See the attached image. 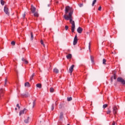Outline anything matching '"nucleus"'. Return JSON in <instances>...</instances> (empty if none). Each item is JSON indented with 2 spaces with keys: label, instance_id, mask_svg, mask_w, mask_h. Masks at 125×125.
<instances>
[{
  "label": "nucleus",
  "instance_id": "obj_14",
  "mask_svg": "<svg viewBox=\"0 0 125 125\" xmlns=\"http://www.w3.org/2000/svg\"><path fill=\"white\" fill-rule=\"evenodd\" d=\"M78 43V39H74V41H73V44L74 45H76Z\"/></svg>",
  "mask_w": 125,
  "mask_h": 125
},
{
  "label": "nucleus",
  "instance_id": "obj_15",
  "mask_svg": "<svg viewBox=\"0 0 125 125\" xmlns=\"http://www.w3.org/2000/svg\"><path fill=\"white\" fill-rule=\"evenodd\" d=\"M67 59H71L72 58V54H69L66 56Z\"/></svg>",
  "mask_w": 125,
  "mask_h": 125
},
{
  "label": "nucleus",
  "instance_id": "obj_36",
  "mask_svg": "<svg viewBox=\"0 0 125 125\" xmlns=\"http://www.w3.org/2000/svg\"><path fill=\"white\" fill-rule=\"evenodd\" d=\"M102 7L101 6H100L98 8V10L99 11H101V9H102Z\"/></svg>",
  "mask_w": 125,
  "mask_h": 125
},
{
  "label": "nucleus",
  "instance_id": "obj_39",
  "mask_svg": "<svg viewBox=\"0 0 125 125\" xmlns=\"http://www.w3.org/2000/svg\"><path fill=\"white\" fill-rule=\"evenodd\" d=\"M41 44H43V41H42V40H41Z\"/></svg>",
  "mask_w": 125,
  "mask_h": 125
},
{
  "label": "nucleus",
  "instance_id": "obj_47",
  "mask_svg": "<svg viewBox=\"0 0 125 125\" xmlns=\"http://www.w3.org/2000/svg\"><path fill=\"white\" fill-rule=\"evenodd\" d=\"M86 34L87 35H89V32H87Z\"/></svg>",
  "mask_w": 125,
  "mask_h": 125
},
{
  "label": "nucleus",
  "instance_id": "obj_23",
  "mask_svg": "<svg viewBox=\"0 0 125 125\" xmlns=\"http://www.w3.org/2000/svg\"><path fill=\"white\" fill-rule=\"evenodd\" d=\"M60 118L63 119V112H61L60 114Z\"/></svg>",
  "mask_w": 125,
  "mask_h": 125
},
{
  "label": "nucleus",
  "instance_id": "obj_26",
  "mask_svg": "<svg viewBox=\"0 0 125 125\" xmlns=\"http://www.w3.org/2000/svg\"><path fill=\"white\" fill-rule=\"evenodd\" d=\"M0 3L1 5H4V1L3 0H0Z\"/></svg>",
  "mask_w": 125,
  "mask_h": 125
},
{
  "label": "nucleus",
  "instance_id": "obj_9",
  "mask_svg": "<svg viewBox=\"0 0 125 125\" xmlns=\"http://www.w3.org/2000/svg\"><path fill=\"white\" fill-rule=\"evenodd\" d=\"M77 32L79 33V34H82L83 32V29L81 27H79L77 29Z\"/></svg>",
  "mask_w": 125,
  "mask_h": 125
},
{
  "label": "nucleus",
  "instance_id": "obj_31",
  "mask_svg": "<svg viewBox=\"0 0 125 125\" xmlns=\"http://www.w3.org/2000/svg\"><path fill=\"white\" fill-rule=\"evenodd\" d=\"M79 6H80V7H83V3H80L79 4Z\"/></svg>",
  "mask_w": 125,
  "mask_h": 125
},
{
  "label": "nucleus",
  "instance_id": "obj_8",
  "mask_svg": "<svg viewBox=\"0 0 125 125\" xmlns=\"http://www.w3.org/2000/svg\"><path fill=\"white\" fill-rule=\"evenodd\" d=\"M3 93H4V89L1 88L0 90V98L1 96H3Z\"/></svg>",
  "mask_w": 125,
  "mask_h": 125
},
{
  "label": "nucleus",
  "instance_id": "obj_7",
  "mask_svg": "<svg viewBox=\"0 0 125 125\" xmlns=\"http://www.w3.org/2000/svg\"><path fill=\"white\" fill-rule=\"evenodd\" d=\"M27 112V109L24 108L23 110H21L19 113V115L21 116V115H23V114H25Z\"/></svg>",
  "mask_w": 125,
  "mask_h": 125
},
{
  "label": "nucleus",
  "instance_id": "obj_25",
  "mask_svg": "<svg viewBox=\"0 0 125 125\" xmlns=\"http://www.w3.org/2000/svg\"><path fill=\"white\" fill-rule=\"evenodd\" d=\"M107 107H108V104H104L103 106V109H105V108H107Z\"/></svg>",
  "mask_w": 125,
  "mask_h": 125
},
{
  "label": "nucleus",
  "instance_id": "obj_12",
  "mask_svg": "<svg viewBox=\"0 0 125 125\" xmlns=\"http://www.w3.org/2000/svg\"><path fill=\"white\" fill-rule=\"evenodd\" d=\"M29 120H30V117H28L26 119L24 120V121L25 124H28Z\"/></svg>",
  "mask_w": 125,
  "mask_h": 125
},
{
  "label": "nucleus",
  "instance_id": "obj_30",
  "mask_svg": "<svg viewBox=\"0 0 125 125\" xmlns=\"http://www.w3.org/2000/svg\"><path fill=\"white\" fill-rule=\"evenodd\" d=\"M72 97H68L67 98V101H71V100H72Z\"/></svg>",
  "mask_w": 125,
  "mask_h": 125
},
{
  "label": "nucleus",
  "instance_id": "obj_50",
  "mask_svg": "<svg viewBox=\"0 0 125 125\" xmlns=\"http://www.w3.org/2000/svg\"><path fill=\"white\" fill-rule=\"evenodd\" d=\"M67 125H70V124H67Z\"/></svg>",
  "mask_w": 125,
  "mask_h": 125
},
{
  "label": "nucleus",
  "instance_id": "obj_29",
  "mask_svg": "<svg viewBox=\"0 0 125 125\" xmlns=\"http://www.w3.org/2000/svg\"><path fill=\"white\" fill-rule=\"evenodd\" d=\"M62 107H63V104H61L59 105V109H62Z\"/></svg>",
  "mask_w": 125,
  "mask_h": 125
},
{
  "label": "nucleus",
  "instance_id": "obj_43",
  "mask_svg": "<svg viewBox=\"0 0 125 125\" xmlns=\"http://www.w3.org/2000/svg\"><path fill=\"white\" fill-rule=\"evenodd\" d=\"M116 79H117V77H116V76H114V80H116Z\"/></svg>",
  "mask_w": 125,
  "mask_h": 125
},
{
  "label": "nucleus",
  "instance_id": "obj_18",
  "mask_svg": "<svg viewBox=\"0 0 125 125\" xmlns=\"http://www.w3.org/2000/svg\"><path fill=\"white\" fill-rule=\"evenodd\" d=\"M37 87H38L39 88H42V84L41 83H38L36 84Z\"/></svg>",
  "mask_w": 125,
  "mask_h": 125
},
{
  "label": "nucleus",
  "instance_id": "obj_6",
  "mask_svg": "<svg viewBox=\"0 0 125 125\" xmlns=\"http://www.w3.org/2000/svg\"><path fill=\"white\" fill-rule=\"evenodd\" d=\"M36 9H37L36 7H35V6H34L33 5H31V8H30V10L32 13H35V12H36Z\"/></svg>",
  "mask_w": 125,
  "mask_h": 125
},
{
  "label": "nucleus",
  "instance_id": "obj_33",
  "mask_svg": "<svg viewBox=\"0 0 125 125\" xmlns=\"http://www.w3.org/2000/svg\"><path fill=\"white\" fill-rule=\"evenodd\" d=\"M53 110H54V105L52 104L51 106V111H53Z\"/></svg>",
  "mask_w": 125,
  "mask_h": 125
},
{
  "label": "nucleus",
  "instance_id": "obj_22",
  "mask_svg": "<svg viewBox=\"0 0 125 125\" xmlns=\"http://www.w3.org/2000/svg\"><path fill=\"white\" fill-rule=\"evenodd\" d=\"M31 40L33 41L34 40V35H33V32H31Z\"/></svg>",
  "mask_w": 125,
  "mask_h": 125
},
{
  "label": "nucleus",
  "instance_id": "obj_40",
  "mask_svg": "<svg viewBox=\"0 0 125 125\" xmlns=\"http://www.w3.org/2000/svg\"><path fill=\"white\" fill-rule=\"evenodd\" d=\"M17 107H18L19 109H20V106H19V104H17Z\"/></svg>",
  "mask_w": 125,
  "mask_h": 125
},
{
  "label": "nucleus",
  "instance_id": "obj_21",
  "mask_svg": "<svg viewBox=\"0 0 125 125\" xmlns=\"http://www.w3.org/2000/svg\"><path fill=\"white\" fill-rule=\"evenodd\" d=\"M96 1H97V0H94L92 3V6H94V4L96 3Z\"/></svg>",
  "mask_w": 125,
  "mask_h": 125
},
{
  "label": "nucleus",
  "instance_id": "obj_20",
  "mask_svg": "<svg viewBox=\"0 0 125 125\" xmlns=\"http://www.w3.org/2000/svg\"><path fill=\"white\" fill-rule=\"evenodd\" d=\"M90 59H91V62L92 63H94V57H93V56H90Z\"/></svg>",
  "mask_w": 125,
  "mask_h": 125
},
{
  "label": "nucleus",
  "instance_id": "obj_4",
  "mask_svg": "<svg viewBox=\"0 0 125 125\" xmlns=\"http://www.w3.org/2000/svg\"><path fill=\"white\" fill-rule=\"evenodd\" d=\"M74 67H75V65L73 64L69 69V73H70L71 75H72V73H73V71L74 70Z\"/></svg>",
  "mask_w": 125,
  "mask_h": 125
},
{
  "label": "nucleus",
  "instance_id": "obj_13",
  "mask_svg": "<svg viewBox=\"0 0 125 125\" xmlns=\"http://www.w3.org/2000/svg\"><path fill=\"white\" fill-rule=\"evenodd\" d=\"M34 13V16L35 17H39V13H38V12H35Z\"/></svg>",
  "mask_w": 125,
  "mask_h": 125
},
{
  "label": "nucleus",
  "instance_id": "obj_1",
  "mask_svg": "<svg viewBox=\"0 0 125 125\" xmlns=\"http://www.w3.org/2000/svg\"><path fill=\"white\" fill-rule=\"evenodd\" d=\"M65 14L63 15V17L65 20H69L70 24H71V31L72 33L75 32V29L76 28V25L75 24V21H73V18L72 16L74 12V9L72 7L67 6L65 7Z\"/></svg>",
  "mask_w": 125,
  "mask_h": 125
},
{
  "label": "nucleus",
  "instance_id": "obj_41",
  "mask_svg": "<svg viewBox=\"0 0 125 125\" xmlns=\"http://www.w3.org/2000/svg\"><path fill=\"white\" fill-rule=\"evenodd\" d=\"M116 125V122H115V121H113L112 125Z\"/></svg>",
  "mask_w": 125,
  "mask_h": 125
},
{
  "label": "nucleus",
  "instance_id": "obj_19",
  "mask_svg": "<svg viewBox=\"0 0 125 125\" xmlns=\"http://www.w3.org/2000/svg\"><path fill=\"white\" fill-rule=\"evenodd\" d=\"M50 92H51V93H53V92H54V88H53V87H51L50 88Z\"/></svg>",
  "mask_w": 125,
  "mask_h": 125
},
{
  "label": "nucleus",
  "instance_id": "obj_49",
  "mask_svg": "<svg viewBox=\"0 0 125 125\" xmlns=\"http://www.w3.org/2000/svg\"><path fill=\"white\" fill-rule=\"evenodd\" d=\"M57 3H58V1H57Z\"/></svg>",
  "mask_w": 125,
  "mask_h": 125
},
{
  "label": "nucleus",
  "instance_id": "obj_34",
  "mask_svg": "<svg viewBox=\"0 0 125 125\" xmlns=\"http://www.w3.org/2000/svg\"><path fill=\"white\" fill-rule=\"evenodd\" d=\"M11 43L12 45H15V42L14 41H12Z\"/></svg>",
  "mask_w": 125,
  "mask_h": 125
},
{
  "label": "nucleus",
  "instance_id": "obj_10",
  "mask_svg": "<svg viewBox=\"0 0 125 125\" xmlns=\"http://www.w3.org/2000/svg\"><path fill=\"white\" fill-rule=\"evenodd\" d=\"M24 86H26L27 87H30L31 86V84H30V83H29V82H26L24 83Z\"/></svg>",
  "mask_w": 125,
  "mask_h": 125
},
{
  "label": "nucleus",
  "instance_id": "obj_38",
  "mask_svg": "<svg viewBox=\"0 0 125 125\" xmlns=\"http://www.w3.org/2000/svg\"><path fill=\"white\" fill-rule=\"evenodd\" d=\"M88 47H89V51H90V42L89 43Z\"/></svg>",
  "mask_w": 125,
  "mask_h": 125
},
{
  "label": "nucleus",
  "instance_id": "obj_44",
  "mask_svg": "<svg viewBox=\"0 0 125 125\" xmlns=\"http://www.w3.org/2000/svg\"><path fill=\"white\" fill-rule=\"evenodd\" d=\"M42 45H43V46L44 47H45V45L44 44V43L42 44Z\"/></svg>",
  "mask_w": 125,
  "mask_h": 125
},
{
  "label": "nucleus",
  "instance_id": "obj_3",
  "mask_svg": "<svg viewBox=\"0 0 125 125\" xmlns=\"http://www.w3.org/2000/svg\"><path fill=\"white\" fill-rule=\"evenodd\" d=\"M4 12H5V14H6L8 16H9V12L8 8H7V6H4Z\"/></svg>",
  "mask_w": 125,
  "mask_h": 125
},
{
  "label": "nucleus",
  "instance_id": "obj_28",
  "mask_svg": "<svg viewBox=\"0 0 125 125\" xmlns=\"http://www.w3.org/2000/svg\"><path fill=\"white\" fill-rule=\"evenodd\" d=\"M35 105H36V102H35V101H34L33 102L32 108H34V107H35Z\"/></svg>",
  "mask_w": 125,
  "mask_h": 125
},
{
  "label": "nucleus",
  "instance_id": "obj_32",
  "mask_svg": "<svg viewBox=\"0 0 125 125\" xmlns=\"http://www.w3.org/2000/svg\"><path fill=\"white\" fill-rule=\"evenodd\" d=\"M68 29H69V26H68V25H66L65 26V29L66 31H67V30H68Z\"/></svg>",
  "mask_w": 125,
  "mask_h": 125
},
{
  "label": "nucleus",
  "instance_id": "obj_48",
  "mask_svg": "<svg viewBox=\"0 0 125 125\" xmlns=\"http://www.w3.org/2000/svg\"><path fill=\"white\" fill-rule=\"evenodd\" d=\"M15 109L16 110H17V108H15Z\"/></svg>",
  "mask_w": 125,
  "mask_h": 125
},
{
  "label": "nucleus",
  "instance_id": "obj_42",
  "mask_svg": "<svg viewBox=\"0 0 125 125\" xmlns=\"http://www.w3.org/2000/svg\"><path fill=\"white\" fill-rule=\"evenodd\" d=\"M74 39H77V35H75V37H74Z\"/></svg>",
  "mask_w": 125,
  "mask_h": 125
},
{
  "label": "nucleus",
  "instance_id": "obj_35",
  "mask_svg": "<svg viewBox=\"0 0 125 125\" xmlns=\"http://www.w3.org/2000/svg\"><path fill=\"white\" fill-rule=\"evenodd\" d=\"M7 83V79H6L5 80L4 85H6Z\"/></svg>",
  "mask_w": 125,
  "mask_h": 125
},
{
  "label": "nucleus",
  "instance_id": "obj_37",
  "mask_svg": "<svg viewBox=\"0 0 125 125\" xmlns=\"http://www.w3.org/2000/svg\"><path fill=\"white\" fill-rule=\"evenodd\" d=\"M25 16H26V14L24 13L22 15V17H23V18H25Z\"/></svg>",
  "mask_w": 125,
  "mask_h": 125
},
{
  "label": "nucleus",
  "instance_id": "obj_27",
  "mask_svg": "<svg viewBox=\"0 0 125 125\" xmlns=\"http://www.w3.org/2000/svg\"><path fill=\"white\" fill-rule=\"evenodd\" d=\"M111 109H108V110L106 111V114H111Z\"/></svg>",
  "mask_w": 125,
  "mask_h": 125
},
{
  "label": "nucleus",
  "instance_id": "obj_45",
  "mask_svg": "<svg viewBox=\"0 0 125 125\" xmlns=\"http://www.w3.org/2000/svg\"><path fill=\"white\" fill-rule=\"evenodd\" d=\"M112 54H116V52H112Z\"/></svg>",
  "mask_w": 125,
  "mask_h": 125
},
{
  "label": "nucleus",
  "instance_id": "obj_11",
  "mask_svg": "<svg viewBox=\"0 0 125 125\" xmlns=\"http://www.w3.org/2000/svg\"><path fill=\"white\" fill-rule=\"evenodd\" d=\"M53 71H54V73H56V74H58V73H59V70H58L57 68H55Z\"/></svg>",
  "mask_w": 125,
  "mask_h": 125
},
{
  "label": "nucleus",
  "instance_id": "obj_46",
  "mask_svg": "<svg viewBox=\"0 0 125 125\" xmlns=\"http://www.w3.org/2000/svg\"><path fill=\"white\" fill-rule=\"evenodd\" d=\"M28 96H30V95L28 94L27 96H25V97H28Z\"/></svg>",
  "mask_w": 125,
  "mask_h": 125
},
{
  "label": "nucleus",
  "instance_id": "obj_5",
  "mask_svg": "<svg viewBox=\"0 0 125 125\" xmlns=\"http://www.w3.org/2000/svg\"><path fill=\"white\" fill-rule=\"evenodd\" d=\"M117 112H118V108H117V106H114L113 108V113L114 115H116Z\"/></svg>",
  "mask_w": 125,
  "mask_h": 125
},
{
  "label": "nucleus",
  "instance_id": "obj_24",
  "mask_svg": "<svg viewBox=\"0 0 125 125\" xmlns=\"http://www.w3.org/2000/svg\"><path fill=\"white\" fill-rule=\"evenodd\" d=\"M106 60L105 59H104L103 60V64H104V65H106Z\"/></svg>",
  "mask_w": 125,
  "mask_h": 125
},
{
  "label": "nucleus",
  "instance_id": "obj_17",
  "mask_svg": "<svg viewBox=\"0 0 125 125\" xmlns=\"http://www.w3.org/2000/svg\"><path fill=\"white\" fill-rule=\"evenodd\" d=\"M34 77H35V73H33L31 76L30 77V80L29 81L31 82V81H32L33 80V78H34Z\"/></svg>",
  "mask_w": 125,
  "mask_h": 125
},
{
  "label": "nucleus",
  "instance_id": "obj_2",
  "mask_svg": "<svg viewBox=\"0 0 125 125\" xmlns=\"http://www.w3.org/2000/svg\"><path fill=\"white\" fill-rule=\"evenodd\" d=\"M117 82L121 83L122 84H125V80L122 77H118L117 79Z\"/></svg>",
  "mask_w": 125,
  "mask_h": 125
},
{
  "label": "nucleus",
  "instance_id": "obj_16",
  "mask_svg": "<svg viewBox=\"0 0 125 125\" xmlns=\"http://www.w3.org/2000/svg\"><path fill=\"white\" fill-rule=\"evenodd\" d=\"M22 61H23V62H24L25 64H28V63H29L28 62V61L26 60V59H25L24 58H23L22 59Z\"/></svg>",
  "mask_w": 125,
  "mask_h": 125
}]
</instances>
